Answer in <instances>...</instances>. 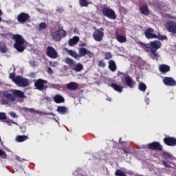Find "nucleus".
I'll return each mask as SVG.
<instances>
[{
	"label": "nucleus",
	"mask_w": 176,
	"mask_h": 176,
	"mask_svg": "<svg viewBox=\"0 0 176 176\" xmlns=\"http://www.w3.org/2000/svg\"><path fill=\"white\" fill-rule=\"evenodd\" d=\"M164 144L168 146H175L176 138L174 137H166L163 140Z\"/></svg>",
	"instance_id": "nucleus-13"
},
{
	"label": "nucleus",
	"mask_w": 176,
	"mask_h": 176,
	"mask_svg": "<svg viewBox=\"0 0 176 176\" xmlns=\"http://www.w3.org/2000/svg\"><path fill=\"white\" fill-rule=\"evenodd\" d=\"M10 116L13 118V119L17 118V115L14 112H10Z\"/></svg>",
	"instance_id": "nucleus-47"
},
{
	"label": "nucleus",
	"mask_w": 176,
	"mask_h": 176,
	"mask_svg": "<svg viewBox=\"0 0 176 176\" xmlns=\"http://www.w3.org/2000/svg\"><path fill=\"white\" fill-rule=\"evenodd\" d=\"M157 51H155V50H151V58H153V60H156V61L159 60V57H160L159 56V54L157 52H156Z\"/></svg>",
	"instance_id": "nucleus-31"
},
{
	"label": "nucleus",
	"mask_w": 176,
	"mask_h": 176,
	"mask_svg": "<svg viewBox=\"0 0 176 176\" xmlns=\"http://www.w3.org/2000/svg\"><path fill=\"white\" fill-rule=\"evenodd\" d=\"M123 151L124 153H130V148L129 147L124 148Z\"/></svg>",
	"instance_id": "nucleus-48"
},
{
	"label": "nucleus",
	"mask_w": 176,
	"mask_h": 176,
	"mask_svg": "<svg viewBox=\"0 0 176 176\" xmlns=\"http://www.w3.org/2000/svg\"><path fill=\"white\" fill-rule=\"evenodd\" d=\"M67 53L71 56L72 57H74V58H79V54L78 53L72 50H69L67 51Z\"/></svg>",
	"instance_id": "nucleus-32"
},
{
	"label": "nucleus",
	"mask_w": 176,
	"mask_h": 176,
	"mask_svg": "<svg viewBox=\"0 0 176 176\" xmlns=\"http://www.w3.org/2000/svg\"><path fill=\"white\" fill-rule=\"evenodd\" d=\"M102 13L105 17H108L111 20L116 19V12L112 9L108 8V6L103 7L102 8Z\"/></svg>",
	"instance_id": "nucleus-4"
},
{
	"label": "nucleus",
	"mask_w": 176,
	"mask_h": 176,
	"mask_svg": "<svg viewBox=\"0 0 176 176\" xmlns=\"http://www.w3.org/2000/svg\"><path fill=\"white\" fill-rule=\"evenodd\" d=\"M120 12H121L122 14H127V8L124 7H120Z\"/></svg>",
	"instance_id": "nucleus-43"
},
{
	"label": "nucleus",
	"mask_w": 176,
	"mask_h": 176,
	"mask_svg": "<svg viewBox=\"0 0 176 176\" xmlns=\"http://www.w3.org/2000/svg\"><path fill=\"white\" fill-rule=\"evenodd\" d=\"M8 119V116H6V113L0 112V120H6Z\"/></svg>",
	"instance_id": "nucleus-40"
},
{
	"label": "nucleus",
	"mask_w": 176,
	"mask_h": 176,
	"mask_svg": "<svg viewBox=\"0 0 176 176\" xmlns=\"http://www.w3.org/2000/svg\"><path fill=\"white\" fill-rule=\"evenodd\" d=\"M164 159L168 162L169 160H173L174 159V157L173 155L170 154V153H168L167 151H164L163 153Z\"/></svg>",
	"instance_id": "nucleus-29"
},
{
	"label": "nucleus",
	"mask_w": 176,
	"mask_h": 176,
	"mask_svg": "<svg viewBox=\"0 0 176 176\" xmlns=\"http://www.w3.org/2000/svg\"><path fill=\"white\" fill-rule=\"evenodd\" d=\"M155 39H159L160 41H167L168 38L166 35H162L160 33L156 34V37Z\"/></svg>",
	"instance_id": "nucleus-34"
},
{
	"label": "nucleus",
	"mask_w": 176,
	"mask_h": 176,
	"mask_svg": "<svg viewBox=\"0 0 176 176\" xmlns=\"http://www.w3.org/2000/svg\"><path fill=\"white\" fill-rule=\"evenodd\" d=\"M56 111L58 113H60V115H67L68 110L67 109V107L64 106H58Z\"/></svg>",
	"instance_id": "nucleus-24"
},
{
	"label": "nucleus",
	"mask_w": 176,
	"mask_h": 176,
	"mask_svg": "<svg viewBox=\"0 0 176 176\" xmlns=\"http://www.w3.org/2000/svg\"><path fill=\"white\" fill-rule=\"evenodd\" d=\"M163 83L165 86H170V87L176 86L175 80L171 77H164L163 79Z\"/></svg>",
	"instance_id": "nucleus-14"
},
{
	"label": "nucleus",
	"mask_w": 176,
	"mask_h": 176,
	"mask_svg": "<svg viewBox=\"0 0 176 176\" xmlns=\"http://www.w3.org/2000/svg\"><path fill=\"white\" fill-rule=\"evenodd\" d=\"M16 160L20 161V157H16Z\"/></svg>",
	"instance_id": "nucleus-55"
},
{
	"label": "nucleus",
	"mask_w": 176,
	"mask_h": 176,
	"mask_svg": "<svg viewBox=\"0 0 176 176\" xmlns=\"http://www.w3.org/2000/svg\"><path fill=\"white\" fill-rule=\"evenodd\" d=\"M116 39H117L118 42H120V43H124V42H127L126 36L119 34L116 35Z\"/></svg>",
	"instance_id": "nucleus-26"
},
{
	"label": "nucleus",
	"mask_w": 176,
	"mask_h": 176,
	"mask_svg": "<svg viewBox=\"0 0 176 176\" xmlns=\"http://www.w3.org/2000/svg\"><path fill=\"white\" fill-rule=\"evenodd\" d=\"M139 45H140V46H142V49H144L145 50V52H146L147 53H152V47H151V44L147 43L145 44L144 43H142V41H139L138 42Z\"/></svg>",
	"instance_id": "nucleus-18"
},
{
	"label": "nucleus",
	"mask_w": 176,
	"mask_h": 176,
	"mask_svg": "<svg viewBox=\"0 0 176 176\" xmlns=\"http://www.w3.org/2000/svg\"><path fill=\"white\" fill-rule=\"evenodd\" d=\"M146 85H145V83L140 82L139 84V90H140V91H145L146 90Z\"/></svg>",
	"instance_id": "nucleus-37"
},
{
	"label": "nucleus",
	"mask_w": 176,
	"mask_h": 176,
	"mask_svg": "<svg viewBox=\"0 0 176 176\" xmlns=\"http://www.w3.org/2000/svg\"><path fill=\"white\" fill-rule=\"evenodd\" d=\"M3 14V12H2V10L0 9V16H2Z\"/></svg>",
	"instance_id": "nucleus-53"
},
{
	"label": "nucleus",
	"mask_w": 176,
	"mask_h": 176,
	"mask_svg": "<svg viewBox=\"0 0 176 176\" xmlns=\"http://www.w3.org/2000/svg\"><path fill=\"white\" fill-rule=\"evenodd\" d=\"M45 85H47V80L38 78L34 82V87H36L37 90H39V91H43V90L47 89V86Z\"/></svg>",
	"instance_id": "nucleus-5"
},
{
	"label": "nucleus",
	"mask_w": 176,
	"mask_h": 176,
	"mask_svg": "<svg viewBox=\"0 0 176 176\" xmlns=\"http://www.w3.org/2000/svg\"><path fill=\"white\" fill-rule=\"evenodd\" d=\"M81 46H86V43H82Z\"/></svg>",
	"instance_id": "nucleus-57"
},
{
	"label": "nucleus",
	"mask_w": 176,
	"mask_h": 176,
	"mask_svg": "<svg viewBox=\"0 0 176 176\" xmlns=\"http://www.w3.org/2000/svg\"><path fill=\"white\" fill-rule=\"evenodd\" d=\"M47 28V24H46V23L42 22V23H39V25H38L39 31L46 30Z\"/></svg>",
	"instance_id": "nucleus-36"
},
{
	"label": "nucleus",
	"mask_w": 176,
	"mask_h": 176,
	"mask_svg": "<svg viewBox=\"0 0 176 176\" xmlns=\"http://www.w3.org/2000/svg\"><path fill=\"white\" fill-rule=\"evenodd\" d=\"M28 111H29V112H35V110L34 109H28Z\"/></svg>",
	"instance_id": "nucleus-51"
},
{
	"label": "nucleus",
	"mask_w": 176,
	"mask_h": 176,
	"mask_svg": "<svg viewBox=\"0 0 176 176\" xmlns=\"http://www.w3.org/2000/svg\"><path fill=\"white\" fill-rule=\"evenodd\" d=\"M28 140V135H17L16 138V142H24Z\"/></svg>",
	"instance_id": "nucleus-28"
},
{
	"label": "nucleus",
	"mask_w": 176,
	"mask_h": 176,
	"mask_svg": "<svg viewBox=\"0 0 176 176\" xmlns=\"http://www.w3.org/2000/svg\"><path fill=\"white\" fill-rule=\"evenodd\" d=\"M150 46L153 49L152 50L157 51L162 47V43L160 41H154L150 42Z\"/></svg>",
	"instance_id": "nucleus-15"
},
{
	"label": "nucleus",
	"mask_w": 176,
	"mask_h": 176,
	"mask_svg": "<svg viewBox=\"0 0 176 176\" xmlns=\"http://www.w3.org/2000/svg\"><path fill=\"white\" fill-rule=\"evenodd\" d=\"M12 38L15 41V43L14 44V49L19 53H23V52L25 50V46H24L25 40L24 39V37L20 34H15L13 36Z\"/></svg>",
	"instance_id": "nucleus-2"
},
{
	"label": "nucleus",
	"mask_w": 176,
	"mask_h": 176,
	"mask_svg": "<svg viewBox=\"0 0 176 176\" xmlns=\"http://www.w3.org/2000/svg\"><path fill=\"white\" fill-rule=\"evenodd\" d=\"M108 63H109V69H110L111 72H115V71L118 69V66H116V63H115L113 60H111Z\"/></svg>",
	"instance_id": "nucleus-21"
},
{
	"label": "nucleus",
	"mask_w": 176,
	"mask_h": 176,
	"mask_svg": "<svg viewBox=\"0 0 176 176\" xmlns=\"http://www.w3.org/2000/svg\"><path fill=\"white\" fill-rule=\"evenodd\" d=\"M16 98H25V94L23 91L19 89H14L12 91V94L5 93L1 99V104L2 105H8L9 102H14Z\"/></svg>",
	"instance_id": "nucleus-1"
},
{
	"label": "nucleus",
	"mask_w": 176,
	"mask_h": 176,
	"mask_svg": "<svg viewBox=\"0 0 176 176\" xmlns=\"http://www.w3.org/2000/svg\"><path fill=\"white\" fill-rule=\"evenodd\" d=\"M104 28L97 29L93 33V38L96 42H101L104 39Z\"/></svg>",
	"instance_id": "nucleus-7"
},
{
	"label": "nucleus",
	"mask_w": 176,
	"mask_h": 176,
	"mask_svg": "<svg viewBox=\"0 0 176 176\" xmlns=\"http://www.w3.org/2000/svg\"><path fill=\"white\" fill-rule=\"evenodd\" d=\"M72 69L73 71H76V72H80V71H82L83 69V65L78 63L76 64L74 66L73 65V67H72Z\"/></svg>",
	"instance_id": "nucleus-25"
},
{
	"label": "nucleus",
	"mask_w": 176,
	"mask_h": 176,
	"mask_svg": "<svg viewBox=\"0 0 176 176\" xmlns=\"http://www.w3.org/2000/svg\"><path fill=\"white\" fill-rule=\"evenodd\" d=\"M2 21V17L0 16V23Z\"/></svg>",
	"instance_id": "nucleus-58"
},
{
	"label": "nucleus",
	"mask_w": 176,
	"mask_h": 176,
	"mask_svg": "<svg viewBox=\"0 0 176 176\" xmlns=\"http://www.w3.org/2000/svg\"><path fill=\"white\" fill-rule=\"evenodd\" d=\"M162 164H163V166H164V167H166V168H171V166H169V165L167 164V162H166V161H163V162H162Z\"/></svg>",
	"instance_id": "nucleus-46"
},
{
	"label": "nucleus",
	"mask_w": 176,
	"mask_h": 176,
	"mask_svg": "<svg viewBox=\"0 0 176 176\" xmlns=\"http://www.w3.org/2000/svg\"><path fill=\"white\" fill-rule=\"evenodd\" d=\"M139 10L142 14H144V16H149L150 14L149 7H148V5L146 4L141 6L139 8Z\"/></svg>",
	"instance_id": "nucleus-17"
},
{
	"label": "nucleus",
	"mask_w": 176,
	"mask_h": 176,
	"mask_svg": "<svg viewBox=\"0 0 176 176\" xmlns=\"http://www.w3.org/2000/svg\"><path fill=\"white\" fill-rule=\"evenodd\" d=\"M9 78L10 79H12V82H14V79H16V74L14 73H11Z\"/></svg>",
	"instance_id": "nucleus-45"
},
{
	"label": "nucleus",
	"mask_w": 176,
	"mask_h": 176,
	"mask_svg": "<svg viewBox=\"0 0 176 176\" xmlns=\"http://www.w3.org/2000/svg\"><path fill=\"white\" fill-rule=\"evenodd\" d=\"M52 38L56 42H59L64 36H67V32L63 29H58V30L54 32L51 34Z\"/></svg>",
	"instance_id": "nucleus-3"
},
{
	"label": "nucleus",
	"mask_w": 176,
	"mask_h": 176,
	"mask_svg": "<svg viewBox=\"0 0 176 176\" xmlns=\"http://www.w3.org/2000/svg\"><path fill=\"white\" fill-rule=\"evenodd\" d=\"M46 56L50 58L56 59L58 56V54L54 47L48 46L46 50Z\"/></svg>",
	"instance_id": "nucleus-9"
},
{
	"label": "nucleus",
	"mask_w": 176,
	"mask_h": 176,
	"mask_svg": "<svg viewBox=\"0 0 176 176\" xmlns=\"http://www.w3.org/2000/svg\"><path fill=\"white\" fill-rule=\"evenodd\" d=\"M94 30H96V26H94Z\"/></svg>",
	"instance_id": "nucleus-59"
},
{
	"label": "nucleus",
	"mask_w": 176,
	"mask_h": 176,
	"mask_svg": "<svg viewBox=\"0 0 176 176\" xmlns=\"http://www.w3.org/2000/svg\"><path fill=\"white\" fill-rule=\"evenodd\" d=\"M118 76H119V75H123V73L119 72L118 74Z\"/></svg>",
	"instance_id": "nucleus-54"
},
{
	"label": "nucleus",
	"mask_w": 176,
	"mask_h": 176,
	"mask_svg": "<svg viewBox=\"0 0 176 176\" xmlns=\"http://www.w3.org/2000/svg\"><path fill=\"white\" fill-rule=\"evenodd\" d=\"M16 20L20 24H25V23L30 22L31 16H30L28 13L21 12L18 14Z\"/></svg>",
	"instance_id": "nucleus-6"
},
{
	"label": "nucleus",
	"mask_w": 176,
	"mask_h": 176,
	"mask_svg": "<svg viewBox=\"0 0 176 176\" xmlns=\"http://www.w3.org/2000/svg\"><path fill=\"white\" fill-rule=\"evenodd\" d=\"M65 63H66V64H67L68 65H69L71 67V68H72V67H74V65H75V61H74L72 59L67 58L65 59Z\"/></svg>",
	"instance_id": "nucleus-35"
},
{
	"label": "nucleus",
	"mask_w": 176,
	"mask_h": 176,
	"mask_svg": "<svg viewBox=\"0 0 176 176\" xmlns=\"http://www.w3.org/2000/svg\"><path fill=\"white\" fill-rule=\"evenodd\" d=\"M0 157H2L3 159H6L8 157V155H6V153L2 149H0Z\"/></svg>",
	"instance_id": "nucleus-42"
},
{
	"label": "nucleus",
	"mask_w": 176,
	"mask_h": 176,
	"mask_svg": "<svg viewBox=\"0 0 176 176\" xmlns=\"http://www.w3.org/2000/svg\"><path fill=\"white\" fill-rule=\"evenodd\" d=\"M30 83L28 82V79L23 78L21 80V82L19 83V87H27Z\"/></svg>",
	"instance_id": "nucleus-30"
},
{
	"label": "nucleus",
	"mask_w": 176,
	"mask_h": 176,
	"mask_svg": "<svg viewBox=\"0 0 176 176\" xmlns=\"http://www.w3.org/2000/svg\"><path fill=\"white\" fill-rule=\"evenodd\" d=\"M170 69L171 67L167 65L162 64L159 66V71L162 74H167V72H170Z\"/></svg>",
	"instance_id": "nucleus-19"
},
{
	"label": "nucleus",
	"mask_w": 176,
	"mask_h": 176,
	"mask_svg": "<svg viewBox=\"0 0 176 176\" xmlns=\"http://www.w3.org/2000/svg\"><path fill=\"white\" fill-rule=\"evenodd\" d=\"M1 53H6V48L5 47L0 48Z\"/></svg>",
	"instance_id": "nucleus-49"
},
{
	"label": "nucleus",
	"mask_w": 176,
	"mask_h": 176,
	"mask_svg": "<svg viewBox=\"0 0 176 176\" xmlns=\"http://www.w3.org/2000/svg\"><path fill=\"white\" fill-rule=\"evenodd\" d=\"M125 83L128 87L130 89H133L134 87V85H135V82H134V80L130 77V76H126L124 78Z\"/></svg>",
	"instance_id": "nucleus-16"
},
{
	"label": "nucleus",
	"mask_w": 176,
	"mask_h": 176,
	"mask_svg": "<svg viewBox=\"0 0 176 176\" xmlns=\"http://www.w3.org/2000/svg\"><path fill=\"white\" fill-rule=\"evenodd\" d=\"M98 66L101 67L102 68H105V63H104V60H98Z\"/></svg>",
	"instance_id": "nucleus-44"
},
{
	"label": "nucleus",
	"mask_w": 176,
	"mask_h": 176,
	"mask_svg": "<svg viewBox=\"0 0 176 176\" xmlns=\"http://www.w3.org/2000/svg\"><path fill=\"white\" fill-rule=\"evenodd\" d=\"M122 140V138H120L119 144H120V145H122V144H123V142H122V140Z\"/></svg>",
	"instance_id": "nucleus-52"
},
{
	"label": "nucleus",
	"mask_w": 176,
	"mask_h": 176,
	"mask_svg": "<svg viewBox=\"0 0 176 176\" xmlns=\"http://www.w3.org/2000/svg\"><path fill=\"white\" fill-rule=\"evenodd\" d=\"M110 86L113 89V90H115V91H118V93H122V91H123V87L118 85L117 83H111Z\"/></svg>",
	"instance_id": "nucleus-22"
},
{
	"label": "nucleus",
	"mask_w": 176,
	"mask_h": 176,
	"mask_svg": "<svg viewBox=\"0 0 176 176\" xmlns=\"http://www.w3.org/2000/svg\"><path fill=\"white\" fill-rule=\"evenodd\" d=\"M47 72L48 74H53V70L51 69V67L47 68Z\"/></svg>",
	"instance_id": "nucleus-50"
},
{
	"label": "nucleus",
	"mask_w": 176,
	"mask_h": 176,
	"mask_svg": "<svg viewBox=\"0 0 176 176\" xmlns=\"http://www.w3.org/2000/svg\"><path fill=\"white\" fill-rule=\"evenodd\" d=\"M94 54L90 50L86 49V47H82L78 50V57H85L87 56L89 58H91Z\"/></svg>",
	"instance_id": "nucleus-8"
},
{
	"label": "nucleus",
	"mask_w": 176,
	"mask_h": 176,
	"mask_svg": "<svg viewBox=\"0 0 176 176\" xmlns=\"http://www.w3.org/2000/svg\"><path fill=\"white\" fill-rule=\"evenodd\" d=\"M112 58V54L111 52H106L104 54V60H111Z\"/></svg>",
	"instance_id": "nucleus-41"
},
{
	"label": "nucleus",
	"mask_w": 176,
	"mask_h": 176,
	"mask_svg": "<svg viewBox=\"0 0 176 176\" xmlns=\"http://www.w3.org/2000/svg\"><path fill=\"white\" fill-rule=\"evenodd\" d=\"M144 35L146 39H155L157 38L156 34H155V30L152 29V28H147L144 32Z\"/></svg>",
	"instance_id": "nucleus-12"
},
{
	"label": "nucleus",
	"mask_w": 176,
	"mask_h": 176,
	"mask_svg": "<svg viewBox=\"0 0 176 176\" xmlns=\"http://www.w3.org/2000/svg\"><path fill=\"white\" fill-rule=\"evenodd\" d=\"M78 42L79 38L78 36H74L69 40V45L74 46V45H76Z\"/></svg>",
	"instance_id": "nucleus-27"
},
{
	"label": "nucleus",
	"mask_w": 176,
	"mask_h": 176,
	"mask_svg": "<svg viewBox=\"0 0 176 176\" xmlns=\"http://www.w3.org/2000/svg\"><path fill=\"white\" fill-rule=\"evenodd\" d=\"M79 3L81 8H87V6L90 5V3H89L87 0H79Z\"/></svg>",
	"instance_id": "nucleus-33"
},
{
	"label": "nucleus",
	"mask_w": 176,
	"mask_h": 176,
	"mask_svg": "<svg viewBox=\"0 0 176 176\" xmlns=\"http://www.w3.org/2000/svg\"><path fill=\"white\" fill-rule=\"evenodd\" d=\"M165 28H166L168 32H170L175 35L176 34V23L174 21H168L166 23Z\"/></svg>",
	"instance_id": "nucleus-11"
},
{
	"label": "nucleus",
	"mask_w": 176,
	"mask_h": 176,
	"mask_svg": "<svg viewBox=\"0 0 176 176\" xmlns=\"http://www.w3.org/2000/svg\"><path fill=\"white\" fill-rule=\"evenodd\" d=\"M116 176H126L124 172L122 171L120 169H117L115 172Z\"/></svg>",
	"instance_id": "nucleus-39"
},
{
	"label": "nucleus",
	"mask_w": 176,
	"mask_h": 176,
	"mask_svg": "<svg viewBox=\"0 0 176 176\" xmlns=\"http://www.w3.org/2000/svg\"><path fill=\"white\" fill-rule=\"evenodd\" d=\"M22 79L23 77H21V76H17L14 79V83H15L17 86H19Z\"/></svg>",
	"instance_id": "nucleus-38"
},
{
	"label": "nucleus",
	"mask_w": 176,
	"mask_h": 176,
	"mask_svg": "<svg viewBox=\"0 0 176 176\" xmlns=\"http://www.w3.org/2000/svg\"><path fill=\"white\" fill-rule=\"evenodd\" d=\"M0 35H1V36H6V34H0Z\"/></svg>",
	"instance_id": "nucleus-56"
},
{
	"label": "nucleus",
	"mask_w": 176,
	"mask_h": 176,
	"mask_svg": "<svg viewBox=\"0 0 176 176\" xmlns=\"http://www.w3.org/2000/svg\"><path fill=\"white\" fill-rule=\"evenodd\" d=\"M78 87H79V84L76 82H71L66 85V89H67V90L75 91L78 89Z\"/></svg>",
	"instance_id": "nucleus-20"
},
{
	"label": "nucleus",
	"mask_w": 176,
	"mask_h": 176,
	"mask_svg": "<svg viewBox=\"0 0 176 176\" xmlns=\"http://www.w3.org/2000/svg\"><path fill=\"white\" fill-rule=\"evenodd\" d=\"M53 100H54V102H56V104H61L65 101V99H64V97H63L58 94L55 95Z\"/></svg>",
	"instance_id": "nucleus-23"
},
{
	"label": "nucleus",
	"mask_w": 176,
	"mask_h": 176,
	"mask_svg": "<svg viewBox=\"0 0 176 176\" xmlns=\"http://www.w3.org/2000/svg\"><path fill=\"white\" fill-rule=\"evenodd\" d=\"M147 145V148L150 151H163V146L159 142H153Z\"/></svg>",
	"instance_id": "nucleus-10"
}]
</instances>
